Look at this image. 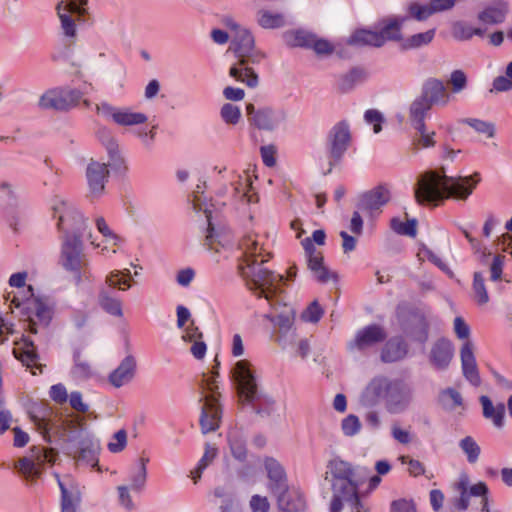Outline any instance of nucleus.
I'll return each mask as SVG.
<instances>
[{"label":"nucleus","instance_id":"nucleus-1","mask_svg":"<svg viewBox=\"0 0 512 512\" xmlns=\"http://www.w3.org/2000/svg\"><path fill=\"white\" fill-rule=\"evenodd\" d=\"M261 239L260 235L253 233L246 234L242 238L240 249L244 259L239 264V271L246 280L248 288L257 297L265 298L273 310L264 317L278 326L281 331H287L294 323L295 310L291 305L284 303L281 297L283 276L262 266L269 259L270 253L266 252Z\"/></svg>","mask_w":512,"mask_h":512},{"label":"nucleus","instance_id":"nucleus-2","mask_svg":"<svg viewBox=\"0 0 512 512\" xmlns=\"http://www.w3.org/2000/svg\"><path fill=\"white\" fill-rule=\"evenodd\" d=\"M29 414L31 421L44 439L50 441L49 435L54 433L62 438L63 441L69 443L78 441L79 446L73 452L74 459L91 467L98 465L99 441L85 431L81 419L66 418L59 422L53 416L51 408L44 404L32 407Z\"/></svg>","mask_w":512,"mask_h":512},{"label":"nucleus","instance_id":"nucleus-3","mask_svg":"<svg viewBox=\"0 0 512 512\" xmlns=\"http://www.w3.org/2000/svg\"><path fill=\"white\" fill-rule=\"evenodd\" d=\"M366 469L353 466L339 457L331 459L327 464L326 480L331 484L332 499L330 512H365L364 504L359 498V487L364 482Z\"/></svg>","mask_w":512,"mask_h":512},{"label":"nucleus","instance_id":"nucleus-4","mask_svg":"<svg viewBox=\"0 0 512 512\" xmlns=\"http://www.w3.org/2000/svg\"><path fill=\"white\" fill-rule=\"evenodd\" d=\"M413 397L410 382L379 374L367 382L359 395V403L365 408H375L382 403L388 414L398 415L408 410Z\"/></svg>","mask_w":512,"mask_h":512},{"label":"nucleus","instance_id":"nucleus-5","mask_svg":"<svg viewBox=\"0 0 512 512\" xmlns=\"http://www.w3.org/2000/svg\"><path fill=\"white\" fill-rule=\"evenodd\" d=\"M480 173L471 176L452 177L441 173L428 171L420 175L414 187L415 199L420 204L438 205L449 197L465 200L472 194L473 189L480 182Z\"/></svg>","mask_w":512,"mask_h":512},{"label":"nucleus","instance_id":"nucleus-6","mask_svg":"<svg viewBox=\"0 0 512 512\" xmlns=\"http://www.w3.org/2000/svg\"><path fill=\"white\" fill-rule=\"evenodd\" d=\"M223 23L230 30L233 50L239 58L238 63L230 68L229 74L237 81L254 88L258 85V75L247 64L257 63L262 57L254 49V37L248 29L242 27L233 18L227 17Z\"/></svg>","mask_w":512,"mask_h":512},{"label":"nucleus","instance_id":"nucleus-7","mask_svg":"<svg viewBox=\"0 0 512 512\" xmlns=\"http://www.w3.org/2000/svg\"><path fill=\"white\" fill-rule=\"evenodd\" d=\"M82 237L80 234L71 233L61 237L59 263L73 275L77 284L91 277L90 262L84 252Z\"/></svg>","mask_w":512,"mask_h":512},{"label":"nucleus","instance_id":"nucleus-8","mask_svg":"<svg viewBox=\"0 0 512 512\" xmlns=\"http://www.w3.org/2000/svg\"><path fill=\"white\" fill-rule=\"evenodd\" d=\"M30 296L24 301L18 300L16 297L12 300L17 308H21L22 313L26 315L28 320V330L32 334L46 332L47 327L52 319V309L41 299L34 297L33 287L28 286Z\"/></svg>","mask_w":512,"mask_h":512},{"label":"nucleus","instance_id":"nucleus-9","mask_svg":"<svg viewBox=\"0 0 512 512\" xmlns=\"http://www.w3.org/2000/svg\"><path fill=\"white\" fill-rule=\"evenodd\" d=\"M53 217L57 219V228L65 234L84 235L88 227L87 219L69 200L55 197L52 202Z\"/></svg>","mask_w":512,"mask_h":512},{"label":"nucleus","instance_id":"nucleus-10","mask_svg":"<svg viewBox=\"0 0 512 512\" xmlns=\"http://www.w3.org/2000/svg\"><path fill=\"white\" fill-rule=\"evenodd\" d=\"M58 454L52 448L33 446L29 454L15 464V468L29 482H35L42 474L45 464H54Z\"/></svg>","mask_w":512,"mask_h":512},{"label":"nucleus","instance_id":"nucleus-11","mask_svg":"<svg viewBox=\"0 0 512 512\" xmlns=\"http://www.w3.org/2000/svg\"><path fill=\"white\" fill-rule=\"evenodd\" d=\"M205 388L210 391V394L205 396L201 410L200 426L203 434L217 430L222 417V409L215 392L217 385L213 377L205 379Z\"/></svg>","mask_w":512,"mask_h":512},{"label":"nucleus","instance_id":"nucleus-12","mask_svg":"<svg viewBox=\"0 0 512 512\" xmlns=\"http://www.w3.org/2000/svg\"><path fill=\"white\" fill-rule=\"evenodd\" d=\"M82 99L78 89L69 87H55L43 93L39 99V106L43 109L68 111L77 106Z\"/></svg>","mask_w":512,"mask_h":512},{"label":"nucleus","instance_id":"nucleus-13","mask_svg":"<svg viewBox=\"0 0 512 512\" xmlns=\"http://www.w3.org/2000/svg\"><path fill=\"white\" fill-rule=\"evenodd\" d=\"M350 142L351 131L347 121L342 120L330 129L327 135V150L330 165L328 172H331L332 167L341 161Z\"/></svg>","mask_w":512,"mask_h":512},{"label":"nucleus","instance_id":"nucleus-14","mask_svg":"<svg viewBox=\"0 0 512 512\" xmlns=\"http://www.w3.org/2000/svg\"><path fill=\"white\" fill-rule=\"evenodd\" d=\"M233 377L237 383L238 395L242 402L253 404L260 398L256 377L249 361H237L233 368Z\"/></svg>","mask_w":512,"mask_h":512},{"label":"nucleus","instance_id":"nucleus-15","mask_svg":"<svg viewBox=\"0 0 512 512\" xmlns=\"http://www.w3.org/2000/svg\"><path fill=\"white\" fill-rule=\"evenodd\" d=\"M246 112L248 121L260 130L274 131L280 128L286 121V112L281 108L260 107L247 104Z\"/></svg>","mask_w":512,"mask_h":512},{"label":"nucleus","instance_id":"nucleus-16","mask_svg":"<svg viewBox=\"0 0 512 512\" xmlns=\"http://www.w3.org/2000/svg\"><path fill=\"white\" fill-rule=\"evenodd\" d=\"M200 188V185H197V190L193 192V208L195 211L203 210L207 220L208 228L205 237V245L209 250L219 252L220 248H225L229 244L230 238L226 232L218 231L216 229L212 211L207 207V205H204L203 207V203L199 195L201 193Z\"/></svg>","mask_w":512,"mask_h":512},{"label":"nucleus","instance_id":"nucleus-17","mask_svg":"<svg viewBox=\"0 0 512 512\" xmlns=\"http://www.w3.org/2000/svg\"><path fill=\"white\" fill-rule=\"evenodd\" d=\"M99 115L111 119L115 124L123 127L138 126L146 123L148 117L141 112H134L128 107H116L107 102L96 105Z\"/></svg>","mask_w":512,"mask_h":512},{"label":"nucleus","instance_id":"nucleus-18","mask_svg":"<svg viewBox=\"0 0 512 512\" xmlns=\"http://www.w3.org/2000/svg\"><path fill=\"white\" fill-rule=\"evenodd\" d=\"M301 244L305 251L308 268L313 273L315 279L320 283H327L330 279H336V275L323 265L322 253L317 251L310 237L303 239Z\"/></svg>","mask_w":512,"mask_h":512},{"label":"nucleus","instance_id":"nucleus-19","mask_svg":"<svg viewBox=\"0 0 512 512\" xmlns=\"http://www.w3.org/2000/svg\"><path fill=\"white\" fill-rule=\"evenodd\" d=\"M13 354L26 368L31 370L33 375L37 374L36 370H38L39 373L43 372L45 365L39 362L36 347L29 337L23 336L15 343Z\"/></svg>","mask_w":512,"mask_h":512},{"label":"nucleus","instance_id":"nucleus-20","mask_svg":"<svg viewBox=\"0 0 512 512\" xmlns=\"http://www.w3.org/2000/svg\"><path fill=\"white\" fill-rule=\"evenodd\" d=\"M390 198L389 188L386 185H378L360 196L357 207L359 210L373 216L389 202Z\"/></svg>","mask_w":512,"mask_h":512},{"label":"nucleus","instance_id":"nucleus-21","mask_svg":"<svg viewBox=\"0 0 512 512\" xmlns=\"http://www.w3.org/2000/svg\"><path fill=\"white\" fill-rule=\"evenodd\" d=\"M385 338V330L377 324H372L359 330L356 333L354 340L349 343L348 347L351 351H364L382 342Z\"/></svg>","mask_w":512,"mask_h":512},{"label":"nucleus","instance_id":"nucleus-22","mask_svg":"<svg viewBox=\"0 0 512 512\" xmlns=\"http://www.w3.org/2000/svg\"><path fill=\"white\" fill-rule=\"evenodd\" d=\"M109 177L107 164L98 161H91L86 169V178L90 195L94 198L100 197L105 189Z\"/></svg>","mask_w":512,"mask_h":512},{"label":"nucleus","instance_id":"nucleus-23","mask_svg":"<svg viewBox=\"0 0 512 512\" xmlns=\"http://www.w3.org/2000/svg\"><path fill=\"white\" fill-rule=\"evenodd\" d=\"M86 4L87 0H63L61 4L58 5V14L65 36L74 37L76 34L75 22L68 13L83 14Z\"/></svg>","mask_w":512,"mask_h":512},{"label":"nucleus","instance_id":"nucleus-24","mask_svg":"<svg viewBox=\"0 0 512 512\" xmlns=\"http://www.w3.org/2000/svg\"><path fill=\"white\" fill-rule=\"evenodd\" d=\"M461 368L464 378L473 386L481 384V378L471 341H465L460 350Z\"/></svg>","mask_w":512,"mask_h":512},{"label":"nucleus","instance_id":"nucleus-25","mask_svg":"<svg viewBox=\"0 0 512 512\" xmlns=\"http://www.w3.org/2000/svg\"><path fill=\"white\" fill-rule=\"evenodd\" d=\"M406 19L402 16H390L379 21L375 28L382 37L383 46L389 41L402 43V27Z\"/></svg>","mask_w":512,"mask_h":512},{"label":"nucleus","instance_id":"nucleus-26","mask_svg":"<svg viewBox=\"0 0 512 512\" xmlns=\"http://www.w3.org/2000/svg\"><path fill=\"white\" fill-rule=\"evenodd\" d=\"M0 208L3 209L9 225L16 229L19 203L11 184L6 181H0Z\"/></svg>","mask_w":512,"mask_h":512},{"label":"nucleus","instance_id":"nucleus-27","mask_svg":"<svg viewBox=\"0 0 512 512\" xmlns=\"http://www.w3.org/2000/svg\"><path fill=\"white\" fill-rule=\"evenodd\" d=\"M264 467L268 477V489L275 495L280 491H286L288 487L287 476L282 465L274 458H266Z\"/></svg>","mask_w":512,"mask_h":512},{"label":"nucleus","instance_id":"nucleus-28","mask_svg":"<svg viewBox=\"0 0 512 512\" xmlns=\"http://www.w3.org/2000/svg\"><path fill=\"white\" fill-rule=\"evenodd\" d=\"M509 13V3L505 0H496L481 10L477 19L481 24L498 25L506 20Z\"/></svg>","mask_w":512,"mask_h":512},{"label":"nucleus","instance_id":"nucleus-29","mask_svg":"<svg viewBox=\"0 0 512 512\" xmlns=\"http://www.w3.org/2000/svg\"><path fill=\"white\" fill-rule=\"evenodd\" d=\"M421 96L426 99L432 106H445L450 100L444 83L436 78H429L422 87Z\"/></svg>","mask_w":512,"mask_h":512},{"label":"nucleus","instance_id":"nucleus-30","mask_svg":"<svg viewBox=\"0 0 512 512\" xmlns=\"http://www.w3.org/2000/svg\"><path fill=\"white\" fill-rule=\"evenodd\" d=\"M136 360L132 355H127L109 375V382L115 388H120L129 383L135 376Z\"/></svg>","mask_w":512,"mask_h":512},{"label":"nucleus","instance_id":"nucleus-31","mask_svg":"<svg viewBox=\"0 0 512 512\" xmlns=\"http://www.w3.org/2000/svg\"><path fill=\"white\" fill-rule=\"evenodd\" d=\"M346 44L354 47H374L380 48L383 47L382 37L378 35L376 28L368 29V28H359L354 32L346 40Z\"/></svg>","mask_w":512,"mask_h":512},{"label":"nucleus","instance_id":"nucleus-32","mask_svg":"<svg viewBox=\"0 0 512 512\" xmlns=\"http://www.w3.org/2000/svg\"><path fill=\"white\" fill-rule=\"evenodd\" d=\"M453 353L452 343L449 340L441 339L433 345L430 360L437 369L444 370L451 362Z\"/></svg>","mask_w":512,"mask_h":512},{"label":"nucleus","instance_id":"nucleus-33","mask_svg":"<svg viewBox=\"0 0 512 512\" xmlns=\"http://www.w3.org/2000/svg\"><path fill=\"white\" fill-rule=\"evenodd\" d=\"M275 496L279 508L287 512L302 511L306 506L303 495L298 490L289 489V487L286 491H280Z\"/></svg>","mask_w":512,"mask_h":512},{"label":"nucleus","instance_id":"nucleus-34","mask_svg":"<svg viewBox=\"0 0 512 512\" xmlns=\"http://www.w3.org/2000/svg\"><path fill=\"white\" fill-rule=\"evenodd\" d=\"M98 304L106 313L112 316H123L122 300L116 291L102 287L98 294Z\"/></svg>","mask_w":512,"mask_h":512},{"label":"nucleus","instance_id":"nucleus-35","mask_svg":"<svg viewBox=\"0 0 512 512\" xmlns=\"http://www.w3.org/2000/svg\"><path fill=\"white\" fill-rule=\"evenodd\" d=\"M55 476L61 490L62 512H76V506L80 501L79 492L72 487L70 479L61 480L58 474Z\"/></svg>","mask_w":512,"mask_h":512},{"label":"nucleus","instance_id":"nucleus-36","mask_svg":"<svg viewBox=\"0 0 512 512\" xmlns=\"http://www.w3.org/2000/svg\"><path fill=\"white\" fill-rule=\"evenodd\" d=\"M407 354V345L401 337L391 338L384 345L381 360L385 363L396 362Z\"/></svg>","mask_w":512,"mask_h":512},{"label":"nucleus","instance_id":"nucleus-37","mask_svg":"<svg viewBox=\"0 0 512 512\" xmlns=\"http://www.w3.org/2000/svg\"><path fill=\"white\" fill-rule=\"evenodd\" d=\"M432 105L421 95L417 97L409 107V119L414 129H422L425 125V117Z\"/></svg>","mask_w":512,"mask_h":512},{"label":"nucleus","instance_id":"nucleus-38","mask_svg":"<svg viewBox=\"0 0 512 512\" xmlns=\"http://www.w3.org/2000/svg\"><path fill=\"white\" fill-rule=\"evenodd\" d=\"M486 28L481 26H473L471 23L463 20L455 21L452 24V36L458 41H468L474 36L484 37Z\"/></svg>","mask_w":512,"mask_h":512},{"label":"nucleus","instance_id":"nucleus-39","mask_svg":"<svg viewBox=\"0 0 512 512\" xmlns=\"http://www.w3.org/2000/svg\"><path fill=\"white\" fill-rule=\"evenodd\" d=\"M131 272L129 269L113 270L105 278V288L113 291H126L132 286Z\"/></svg>","mask_w":512,"mask_h":512},{"label":"nucleus","instance_id":"nucleus-40","mask_svg":"<svg viewBox=\"0 0 512 512\" xmlns=\"http://www.w3.org/2000/svg\"><path fill=\"white\" fill-rule=\"evenodd\" d=\"M480 403L483 408V416L490 419L497 428H501L504 425V404L499 403L494 406L490 398L484 395L480 397Z\"/></svg>","mask_w":512,"mask_h":512},{"label":"nucleus","instance_id":"nucleus-41","mask_svg":"<svg viewBox=\"0 0 512 512\" xmlns=\"http://www.w3.org/2000/svg\"><path fill=\"white\" fill-rule=\"evenodd\" d=\"M148 459L140 458L138 463L131 469L129 473V482L127 485L135 493H141L146 485Z\"/></svg>","mask_w":512,"mask_h":512},{"label":"nucleus","instance_id":"nucleus-42","mask_svg":"<svg viewBox=\"0 0 512 512\" xmlns=\"http://www.w3.org/2000/svg\"><path fill=\"white\" fill-rule=\"evenodd\" d=\"M234 197L241 202L251 203L256 201V194L251 192L252 182L247 174L238 175L232 183Z\"/></svg>","mask_w":512,"mask_h":512},{"label":"nucleus","instance_id":"nucleus-43","mask_svg":"<svg viewBox=\"0 0 512 512\" xmlns=\"http://www.w3.org/2000/svg\"><path fill=\"white\" fill-rule=\"evenodd\" d=\"M103 132L107 134V142L105 148L109 156V162L107 167L110 166L115 171H122L125 167V162L119 151V145L117 141L111 136L108 129H103Z\"/></svg>","mask_w":512,"mask_h":512},{"label":"nucleus","instance_id":"nucleus-44","mask_svg":"<svg viewBox=\"0 0 512 512\" xmlns=\"http://www.w3.org/2000/svg\"><path fill=\"white\" fill-rule=\"evenodd\" d=\"M257 22L264 29H277L286 26L284 14L261 9L257 12Z\"/></svg>","mask_w":512,"mask_h":512},{"label":"nucleus","instance_id":"nucleus-45","mask_svg":"<svg viewBox=\"0 0 512 512\" xmlns=\"http://www.w3.org/2000/svg\"><path fill=\"white\" fill-rule=\"evenodd\" d=\"M314 36L315 34L312 32L298 29L285 32L284 39L290 47L310 49Z\"/></svg>","mask_w":512,"mask_h":512},{"label":"nucleus","instance_id":"nucleus-46","mask_svg":"<svg viewBox=\"0 0 512 512\" xmlns=\"http://www.w3.org/2000/svg\"><path fill=\"white\" fill-rule=\"evenodd\" d=\"M435 34L436 30L433 28L425 32L413 34L405 39L403 38L401 48L403 50H412L427 46L433 41Z\"/></svg>","mask_w":512,"mask_h":512},{"label":"nucleus","instance_id":"nucleus-47","mask_svg":"<svg viewBox=\"0 0 512 512\" xmlns=\"http://www.w3.org/2000/svg\"><path fill=\"white\" fill-rule=\"evenodd\" d=\"M228 443L232 455L239 461H244L247 455L246 442L240 432L232 430L228 433Z\"/></svg>","mask_w":512,"mask_h":512},{"label":"nucleus","instance_id":"nucleus-48","mask_svg":"<svg viewBox=\"0 0 512 512\" xmlns=\"http://www.w3.org/2000/svg\"><path fill=\"white\" fill-rule=\"evenodd\" d=\"M364 79V70L361 68H353L340 77L338 85L342 92H348L352 90L357 84L361 83Z\"/></svg>","mask_w":512,"mask_h":512},{"label":"nucleus","instance_id":"nucleus-49","mask_svg":"<svg viewBox=\"0 0 512 512\" xmlns=\"http://www.w3.org/2000/svg\"><path fill=\"white\" fill-rule=\"evenodd\" d=\"M439 402L442 407L449 411H454L458 407H463V398L454 388H446L439 394Z\"/></svg>","mask_w":512,"mask_h":512},{"label":"nucleus","instance_id":"nucleus-50","mask_svg":"<svg viewBox=\"0 0 512 512\" xmlns=\"http://www.w3.org/2000/svg\"><path fill=\"white\" fill-rule=\"evenodd\" d=\"M216 455L217 448L207 444L203 456L199 460L195 469L191 471L190 476L194 480V483H197V481L201 478L203 471L212 463Z\"/></svg>","mask_w":512,"mask_h":512},{"label":"nucleus","instance_id":"nucleus-51","mask_svg":"<svg viewBox=\"0 0 512 512\" xmlns=\"http://www.w3.org/2000/svg\"><path fill=\"white\" fill-rule=\"evenodd\" d=\"M95 226L108 244L119 247L124 243V239L109 227L102 216L95 219Z\"/></svg>","mask_w":512,"mask_h":512},{"label":"nucleus","instance_id":"nucleus-52","mask_svg":"<svg viewBox=\"0 0 512 512\" xmlns=\"http://www.w3.org/2000/svg\"><path fill=\"white\" fill-rule=\"evenodd\" d=\"M472 290L473 298L479 305H485L489 302V294L481 272L474 273Z\"/></svg>","mask_w":512,"mask_h":512},{"label":"nucleus","instance_id":"nucleus-53","mask_svg":"<svg viewBox=\"0 0 512 512\" xmlns=\"http://www.w3.org/2000/svg\"><path fill=\"white\" fill-rule=\"evenodd\" d=\"M459 447L465 453L469 463H475L480 455L481 449L477 442L471 437L466 436L459 442Z\"/></svg>","mask_w":512,"mask_h":512},{"label":"nucleus","instance_id":"nucleus-54","mask_svg":"<svg viewBox=\"0 0 512 512\" xmlns=\"http://www.w3.org/2000/svg\"><path fill=\"white\" fill-rule=\"evenodd\" d=\"M417 222L415 219L408 220L407 222L401 221L399 218L391 219L390 226L391 229L399 235H405L410 237H415Z\"/></svg>","mask_w":512,"mask_h":512},{"label":"nucleus","instance_id":"nucleus-55","mask_svg":"<svg viewBox=\"0 0 512 512\" xmlns=\"http://www.w3.org/2000/svg\"><path fill=\"white\" fill-rule=\"evenodd\" d=\"M361 428V421L359 417L354 414H349L341 422V430L343 434L348 437L357 435Z\"/></svg>","mask_w":512,"mask_h":512},{"label":"nucleus","instance_id":"nucleus-56","mask_svg":"<svg viewBox=\"0 0 512 512\" xmlns=\"http://www.w3.org/2000/svg\"><path fill=\"white\" fill-rule=\"evenodd\" d=\"M408 12L411 17L418 21H424L433 15L430 1L424 4L418 2L411 3L408 7Z\"/></svg>","mask_w":512,"mask_h":512},{"label":"nucleus","instance_id":"nucleus-57","mask_svg":"<svg viewBox=\"0 0 512 512\" xmlns=\"http://www.w3.org/2000/svg\"><path fill=\"white\" fill-rule=\"evenodd\" d=\"M463 122L473 128L476 132L486 134L489 138H492L495 135V126L491 122L477 118H466Z\"/></svg>","mask_w":512,"mask_h":512},{"label":"nucleus","instance_id":"nucleus-58","mask_svg":"<svg viewBox=\"0 0 512 512\" xmlns=\"http://www.w3.org/2000/svg\"><path fill=\"white\" fill-rule=\"evenodd\" d=\"M220 115L226 124L236 125L241 118V110L238 106L226 103L221 107Z\"/></svg>","mask_w":512,"mask_h":512},{"label":"nucleus","instance_id":"nucleus-59","mask_svg":"<svg viewBox=\"0 0 512 512\" xmlns=\"http://www.w3.org/2000/svg\"><path fill=\"white\" fill-rule=\"evenodd\" d=\"M310 49H312L318 56H328L335 51V46L327 39L319 38L315 34Z\"/></svg>","mask_w":512,"mask_h":512},{"label":"nucleus","instance_id":"nucleus-60","mask_svg":"<svg viewBox=\"0 0 512 512\" xmlns=\"http://www.w3.org/2000/svg\"><path fill=\"white\" fill-rule=\"evenodd\" d=\"M323 309L317 301H313L302 313L301 317L304 321L310 323L318 322L323 316Z\"/></svg>","mask_w":512,"mask_h":512},{"label":"nucleus","instance_id":"nucleus-61","mask_svg":"<svg viewBox=\"0 0 512 512\" xmlns=\"http://www.w3.org/2000/svg\"><path fill=\"white\" fill-rule=\"evenodd\" d=\"M127 445V433L124 429L118 430L108 443V450L112 453L121 452Z\"/></svg>","mask_w":512,"mask_h":512},{"label":"nucleus","instance_id":"nucleus-62","mask_svg":"<svg viewBox=\"0 0 512 512\" xmlns=\"http://www.w3.org/2000/svg\"><path fill=\"white\" fill-rule=\"evenodd\" d=\"M449 83L454 93H459L467 87V76L464 71L457 69L451 72Z\"/></svg>","mask_w":512,"mask_h":512},{"label":"nucleus","instance_id":"nucleus-63","mask_svg":"<svg viewBox=\"0 0 512 512\" xmlns=\"http://www.w3.org/2000/svg\"><path fill=\"white\" fill-rule=\"evenodd\" d=\"M130 491L132 490L127 485L117 487L119 504L128 511H132L135 508Z\"/></svg>","mask_w":512,"mask_h":512},{"label":"nucleus","instance_id":"nucleus-64","mask_svg":"<svg viewBox=\"0 0 512 512\" xmlns=\"http://www.w3.org/2000/svg\"><path fill=\"white\" fill-rule=\"evenodd\" d=\"M399 460L402 464L408 465V472L410 475L417 477L425 473V467L419 460L412 459L409 456H400Z\"/></svg>","mask_w":512,"mask_h":512}]
</instances>
